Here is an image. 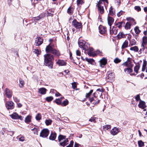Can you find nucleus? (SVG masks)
I'll list each match as a JSON object with an SVG mask.
<instances>
[{"label":"nucleus","mask_w":147,"mask_h":147,"mask_svg":"<svg viewBox=\"0 0 147 147\" xmlns=\"http://www.w3.org/2000/svg\"><path fill=\"white\" fill-rule=\"evenodd\" d=\"M44 64L50 68L53 67V63L52 61L54 60L53 56L50 54H47L44 55Z\"/></svg>","instance_id":"nucleus-1"},{"label":"nucleus","mask_w":147,"mask_h":147,"mask_svg":"<svg viewBox=\"0 0 147 147\" xmlns=\"http://www.w3.org/2000/svg\"><path fill=\"white\" fill-rule=\"evenodd\" d=\"M31 130L33 131L34 134H38V130L37 129L34 128L32 129Z\"/></svg>","instance_id":"nucleus-59"},{"label":"nucleus","mask_w":147,"mask_h":147,"mask_svg":"<svg viewBox=\"0 0 147 147\" xmlns=\"http://www.w3.org/2000/svg\"><path fill=\"white\" fill-rule=\"evenodd\" d=\"M74 8L72 7H69L68 9L67 12L69 15H72L73 13Z\"/></svg>","instance_id":"nucleus-28"},{"label":"nucleus","mask_w":147,"mask_h":147,"mask_svg":"<svg viewBox=\"0 0 147 147\" xmlns=\"http://www.w3.org/2000/svg\"><path fill=\"white\" fill-rule=\"evenodd\" d=\"M99 12L101 14H102L104 12V7H106L105 4L101 1H99L96 5Z\"/></svg>","instance_id":"nucleus-3"},{"label":"nucleus","mask_w":147,"mask_h":147,"mask_svg":"<svg viewBox=\"0 0 147 147\" xmlns=\"http://www.w3.org/2000/svg\"><path fill=\"white\" fill-rule=\"evenodd\" d=\"M74 143V141L72 140L71 141H70L69 144L66 147H73Z\"/></svg>","instance_id":"nucleus-58"},{"label":"nucleus","mask_w":147,"mask_h":147,"mask_svg":"<svg viewBox=\"0 0 147 147\" xmlns=\"http://www.w3.org/2000/svg\"><path fill=\"white\" fill-rule=\"evenodd\" d=\"M86 60L88 62L92 64L94 62V60L92 59H88L87 58H86Z\"/></svg>","instance_id":"nucleus-47"},{"label":"nucleus","mask_w":147,"mask_h":147,"mask_svg":"<svg viewBox=\"0 0 147 147\" xmlns=\"http://www.w3.org/2000/svg\"><path fill=\"white\" fill-rule=\"evenodd\" d=\"M146 61H144L143 63V64L142 65V71H144L146 69Z\"/></svg>","instance_id":"nucleus-40"},{"label":"nucleus","mask_w":147,"mask_h":147,"mask_svg":"<svg viewBox=\"0 0 147 147\" xmlns=\"http://www.w3.org/2000/svg\"><path fill=\"white\" fill-rule=\"evenodd\" d=\"M77 3L78 5H82L84 3L83 0H77Z\"/></svg>","instance_id":"nucleus-52"},{"label":"nucleus","mask_w":147,"mask_h":147,"mask_svg":"<svg viewBox=\"0 0 147 147\" xmlns=\"http://www.w3.org/2000/svg\"><path fill=\"white\" fill-rule=\"evenodd\" d=\"M138 146L140 147H142L144 146V143L141 140L138 141Z\"/></svg>","instance_id":"nucleus-42"},{"label":"nucleus","mask_w":147,"mask_h":147,"mask_svg":"<svg viewBox=\"0 0 147 147\" xmlns=\"http://www.w3.org/2000/svg\"><path fill=\"white\" fill-rule=\"evenodd\" d=\"M138 106L139 108L142 109H144L146 107V106L145 105V102L143 101L140 100V101L139 104Z\"/></svg>","instance_id":"nucleus-16"},{"label":"nucleus","mask_w":147,"mask_h":147,"mask_svg":"<svg viewBox=\"0 0 147 147\" xmlns=\"http://www.w3.org/2000/svg\"><path fill=\"white\" fill-rule=\"evenodd\" d=\"M109 13L111 16H113L115 14V11L113 8L111 6L109 10Z\"/></svg>","instance_id":"nucleus-31"},{"label":"nucleus","mask_w":147,"mask_h":147,"mask_svg":"<svg viewBox=\"0 0 147 147\" xmlns=\"http://www.w3.org/2000/svg\"><path fill=\"white\" fill-rule=\"evenodd\" d=\"M114 74L113 73H110L108 74L106 78L109 80H113L114 78Z\"/></svg>","instance_id":"nucleus-14"},{"label":"nucleus","mask_w":147,"mask_h":147,"mask_svg":"<svg viewBox=\"0 0 147 147\" xmlns=\"http://www.w3.org/2000/svg\"><path fill=\"white\" fill-rule=\"evenodd\" d=\"M78 45L79 47L85 51L88 50V47L87 45V43H86L84 40H81L79 42Z\"/></svg>","instance_id":"nucleus-4"},{"label":"nucleus","mask_w":147,"mask_h":147,"mask_svg":"<svg viewBox=\"0 0 147 147\" xmlns=\"http://www.w3.org/2000/svg\"><path fill=\"white\" fill-rule=\"evenodd\" d=\"M131 25V24L130 22H127L125 26V29L127 30L130 29Z\"/></svg>","instance_id":"nucleus-36"},{"label":"nucleus","mask_w":147,"mask_h":147,"mask_svg":"<svg viewBox=\"0 0 147 147\" xmlns=\"http://www.w3.org/2000/svg\"><path fill=\"white\" fill-rule=\"evenodd\" d=\"M41 115L40 113H38L36 115L35 118L37 121H39L41 119Z\"/></svg>","instance_id":"nucleus-41"},{"label":"nucleus","mask_w":147,"mask_h":147,"mask_svg":"<svg viewBox=\"0 0 147 147\" xmlns=\"http://www.w3.org/2000/svg\"><path fill=\"white\" fill-rule=\"evenodd\" d=\"M130 50L131 51H134L135 52H137L138 51L139 49L137 46H135L131 47L130 48Z\"/></svg>","instance_id":"nucleus-35"},{"label":"nucleus","mask_w":147,"mask_h":147,"mask_svg":"<svg viewBox=\"0 0 147 147\" xmlns=\"http://www.w3.org/2000/svg\"><path fill=\"white\" fill-rule=\"evenodd\" d=\"M100 101V100H99L97 99V100L93 102V103L95 105H97L99 103Z\"/></svg>","instance_id":"nucleus-64"},{"label":"nucleus","mask_w":147,"mask_h":147,"mask_svg":"<svg viewBox=\"0 0 147 147\" xmlns=\"http://www.w3.org/2000/svg\"><path fill=\"white\" fill-rule=\"evenodd\" d=\"M121 61V60L119 59L118 58H116L114 59V62L115 63H116V64L120 62Z\"/></svg>","instance_id":"nucleus-49"},{"label":"nucleus","mask_w":147,"mask_h":147,"mask_svg":"<svg viewBox=\"0 0 147 147\" xmlns=\"http://www.w3.org/2000/svg\"><path fill=\"white\" fill-rule=\"evenodd\" d=\"M72 25L77 29L80 28L82 27L81 23L77 22L76 20H74L73 21Z\"/></svg>","instance_id":"nucleus-8"},{"label":"nucleus","mask_w":147,"mask_h":147,"mask_svg":"<svg viewBox=\"0 0 147 147\" xmlns=\"http://www.w3.org/2000/svg\"><path fill=\"white\" fill-rule=\"evenodd\" d=\"M5 94L8 98H10L12 96V92L8 89H5Z\"/></svg>","instance_id":"nucleus-20"},{"label":"nucleus","mask_w":147,"mask_h":147,"mask_svg":"<svg viewBox=\"0 0 147 147\" xmlns=\"http://www.w3.org/2000/svg\"><path fill=\"white\" fill-rule=\"evenodd\" d=\"M35 41L36 45L39 46L41 45L42 43L43 40L41 37H38L36 38Z\"/></svg>","instance_id":"nucleus-11"},{"label":"nucleus","mask_w":147,"mask_h":147,"mask_svg":"<svg viewBox=\"0 0 147 147\" xmlns=\"http://www.w3.org/2000/svg\"><path fill=\"white\" fill-rule=\"evenodd\" d=\"M118 39H120L122 38H124L125 37V35L123 32H120L117 36Z\"/></svg>","instance_id":"nucleus-25"},{"label":"nucleus","mask_w":147,"mask_h":147,"mask_svg":"<svg viewBox=\"0 0 147 147\" xmlns=\"http://www.w3.org/2000/svg\"><path fill=\"white\" fill-rule=\"evenodd\" d=\"M131 68L132 67H127L124 69V71L125 73H131L133 71V70Z\"/></svg>","instance_id":"nucleus-32"},{"label":"nucleus","mask_w":147,"mask_h":147,"mask_svg":"<svg viewBox=\"0 0 147 147\" xmlns=\"http://www.w3.org/2000/svg\"><path fill=\"white\" fill-rule=\"evenodd\" d=\"M19 82L20 86L21 88L23 87L24 85V81L22 79H19Z\"/></svg>","instance_id":"nucleus-37"},{"label":"nucleus","mask_w":147,"mask_h":147,"mask_svg":"<svg viewBox=\"0 0 147 147\" xmlns=\"http://www.w3.org/2000/svg\"><path fill=\"white\" fill-rule=\"evenodd\" d=\"M56 63L59 66H65L66 65V62L63 60L59 59Z\"/></svg>","instance_id":"nucleus-18"},{"label":"nucleus","mask_w":147,"mask_h":147,"mask_svg":"<svg viewBox=\"0 0 147 147\" xmlns=\"http://www.w3.org/2000/svg\"><path fill=\"white\" fill-rule=\"evenodd\" d=\"M143 42L142 44V46L144 47H145L147 44V37L144 36L143 38Z\"/></svg>","instance_id":"nucleus-22"},{"label":"nucleus","mask_w":147,"mask_h":147,"mask_svg":"<svg viewBox=\"0 0 147 147\" xmlns=\"http://www.w3.org/2000/svg\"><path fill=\"white\" fill-rule=\"evenodd\" d=\"M5 105L6 108L8 110H12L14 108V103L11 100L6 101Z\"/></svg>","instance_id":"nucleus-5"},{"label":"nucleus","mask_w":147,"mask_h":147,"mask_svg":"<svg viewBox=\"0 0 147 147\" xmlns=\"http://www.w3.org/2000/svg\"><path fill=\"white\" fill-rule=\"evenodd\" d=\"M52 121L50 119H47L45 121V123L47 125H49L51 124Z\"/></svg>","instance_id":"nucleus-45"},{"label":"nucleus","mask_w":147,"mask_h":147,"mask_svg":"<svg viewBox=\"0 0 147 147\" xmlns=\"http://www.w3.org/2000/svg\"><path fill=\"white\" fill-rule=\"evenodd\" d=\"M142 49H140L139 51V53L140 54L142 53V52L144 50V49L145 47H142Z\"/></svg>","instance_id":"nucleus-62"},{"label":"nucleus","mask_w":147,"mask_h":147,"mask_svg":"<svg viewBox=\"0 0 147 147\" xmlns=\"http://www.w3.org/2000/svg\"><path fill=\"white\" fill-rule=\"evenodd\" d=\"M54 55L55 56L59 57L60 55V54L59 51L55 49H54L52 53H51Z\"/></svg>","instance_id":"nucleus-23"},{"label":"nucleus","mask_w":147,"mask_h":147,"mask_svg":"<svg viewBox=\"0 0 147 147\" xmlns=\"http://www.w3.org/2000/svg\"><path fill=\"white\" fill-rule=\"evenodd\" d=\"M140 68V65L139 63H137L134 68V71L136 73L138 72V70Z\"/></svg>","instance_id":"nucleus-26"},{"label":"nucleus","mask_w":147,"mask_h":147,"mask_svg":"<svg viewBox=\"0 0 147 147\" xmlns=\"http://www.w3.org/2000/svg\"><path fill=\"white\" fill-rule=\"evenodd\" d=\"M11 117L13 119H19L21 120H22L24 118V117H22L21 115H19L16 113H14L11 115H10Z\"/></svg>","instance_id":"nucleus-9"},{"label":"nucleus","mask_w":147,"mask_h":147,"mask_svg":"<svg viewBox=\"0 0 147 147\" xmlns=\"http://www.w3.org/2000/svg\"><path fill=\"white\" fill-rule=\"evenodd\" d=\"M117 28L113 26V27L112 29L110 30V34L111 35H115L117 33Z\"/></svg>","instance_id":"nucleus-19"},{"label":"nucleus","mask_w":147,"mask_h":147,"mask_svg":"<svg viewBox=\"0 0 147 147\" xmlns=\"http://www.w3.org/2000/svg\"><path fill=\"white\" fill-rule=\"evenodd\" d=\"M49 133V131L47 129H43L40 133V136L43 138L48 136Z\"/></svg>","instance_id":"nucleus-6"},{"label":"nucleus","mask_w":147,"mask_h":147,"mask_svg":"<svg viewBox=\"0 0 147 147\" xmlns=\"http://www.w3.org/2000/svg\"><path fill=\"white\" fill-rule=\"evenodd\" d=\"M99 62L100 66L103 67L107 64V60L106 58H103L100 60Z\"/></svg>","instance_id":"nucleus-12"},{"label":"nucleus","mask_w":147,"mask_h":147,"mask_svg":"<svg viewBox=\"0 0 147 147\" xmlns=\"http://www.w3.org/2000/svg\"><path fill=\"white\" fill-rule=\"evenodd\" d=\"M56 137V134L54 132H52L51 134L49 137V139L50 140H54Z\"/></svg>","instance_id":"nucleus-24"},{"label":"nucleus","mask_w":147,"mask_h":147,"mask_svg":"<svg viewBox=\"0 0 147 147\" xmlns=\"http://www.w3.org/2000/svg\"><path fill=\"white\" fill-rule=\"evenodd\" d=\"M33 52L34 53L36 54L37 56L39 55L41 52V51H40L39 50L36 49H34Z\"/></svg>","instance_id":"nucleus-44"},{"label":"nucleus","mask_w":147,"mask_h":147,"mask_svg":"<svg viewBox=\"0 0 147 147\" xmlns=\"http://www.w3.org/2000/svg\"><path fill=\"white\" fill-rule=\"evenodd\" d=\"M134 9L135 10L138 12L140 11L141 10V8L140 7L138 6H135L134 7Z\"/></svg>","instance_id":"nucleus-50"},{"label":"nucleus","mask_w":147,"mask_h":147,"mask_svg":"<svg viewBox=\"0 0 147 147\" xmlns=\"http://www.w3.org/2000/svg\"><path fill=\"white\" fill-rule=\"evenodd\" d=\"M43 16H39L38 17L34 18V20L35 22H37L38 21L40 20L42 18H43Z\"/></svg>","instance_id":"nucleus-39"},{"label":"nucleus","mask_w":147,"mask_h":147,"mask_svg":"<svg viewBox=\"0 0 147 147\" xmlns=\"http://www.w3.org/2000/svg\"><path fill=\"white\" fill-rule=\"evenodd\" d=\"M125 24V22L122 21L116 23L115 25L116 27H118L119 28H121L122 25H124Z\"/></svg>","instance_id":"nucleus-30"},{"label":"nucleus","mask_w":147,"mask_h":147,"mask_svg":"<svg viewBox=\"0 0 147 147\" xmlns=\"http://www.w3.org/2000/svg\"><path fill=\"white\" fill-rule=\"evenodd\" d=\"M54 49V45L50 44L47 46L45 49V51L47 53H51Z\"/></svg>","instance_id":"nucleus-10"},{"label":"nucleus","mask_w":147,"mask_h":147,"mask_svg":"<svg viewBox=\"0 0 147 147\" xmlns=\"http://www.w3.org/2000/svg\"><path fill=\"white\" fill-rule=\"evenodd\" d=\"M88 54L89 55L92 56H94L95 55L94 53L90 51H88Z\"/></svg>","instance_id":"nucleus-55"},{"label":"nucleus","mask_w":147,"mask_h":147,"mask_svg":"<svg viewBox=\"0 0 147 147\" xmlns=\"http://www.w3.org/2000/svg\"><path fill=\"white\" fill-rule=\"evenodd\" d=\"M95 118L92 117L91 118L89 119V121H91V122H94L95 121Z\"/></svg>","instance_id":"nucleus-61"},{"label":"nucleus","mask_w":147,"mask_h":147,"mask_svg":"<svg viewBox=\"0 0 147 147\" xmlns=\"http://www.w3.org/2000/svg\"><path fill=\"white\" fill-rule=\"evenodd\" d=\"M53 99V98L52 96H49V97H47L46 100H47L48 102H50Z\"/></svg>","instance_id":"nucleus-48"},{"label":"nucleus","mask_w":147,"mask_h":147,"mask_svg":"<svg viewBox=\"0 0 147 147\" xmlns=\"http://www.w3.org/2000/svg\"><path fill=\"white\" fill-rule=\"evenodd\" d=\"M47 90L44 88H39L38 89V92L39 94H46Z\"/></svg>","instance_id":"nucleus-17"},{"label":"nucleus","mask_w":147,"mask_h":147,"mask_svg":"<svg viewBox=\"0 0 147 147\" xmlns=\"http://www.w3.org/2000/svg\"><path fill=\"white\" fill-rule=\"evenodd\" d=\"M72 86L73 88L75 89L77 87V86L75 82L73 83H72Z\"/></svg>","instance_id":"nucleus-63"},{"label":"nucleus","mask_w":147,"mask_h":147,"mask_svg":"<svg viewBox=\"0 0 147 147\" xmlns=\"http://www.w3.org/2000/svg\"><path fill=\"white\" fill-rule=\"evenodd\" d=\"M99 30L100 33L102 34H105L106 32V28L102 26H99Z\"/></svg>","instance_id":"nucleus-13"},{"label":"nucleus","mask_w":147,"mask_h":147,"mask_svg":"<svg viewBox=\"0 0 147 147\" xmlns=\"http://www.w3.org/2000/svg\"><path fill=\"white\" fill-rule=\"evenodd\" d=\"M128 41L125 40L123 43L122 46L121 48L122 49H123L128 47Z\"/></svg>","instance_id":"nucleus-27"},{"label":"nucleus","mask_w":147,"mask_h":147,"mask_svg":"<svg viewBox=\"0 0 147 147\" xmlns=\"http://www.w3.org/2000/svg\"><path fill=\"white\" fill-rule=\"evenodd\" d=\"M135 98L136 99V100L137 101H138L139 100L140 101V100H141L140 99V94H138L136 96H135Z\"/></svg>","instance_id":"nucleus-57"},{"label":"nucleus","mask_w":147,"mask_h":147,"mask_svg":"<svg viewBox=\"0 0 147 147\" xmlns=\"http://www.w3.org/2000/svg\"><path fill=\"white\" fill-rule=\"evenodd\" d=\"M107 21L108 24L111 28V26L113 22L114 19L112 17L108 16L107 18Z\"/></svg>","instance_id":"nucleus-21"},{"label":"nucleus","mask_w":147,"mask_h":147,"mask_svg":"<svg viewBox=\"0 0 147 147\" xmlns=\"http://www.w3.org/2000/svg\"><path fill=\"white\" fill-rule=\"evenodd\" d=\"M119 132V129L116 127H114L110 131L111 134L114 136L116 135Z\"/></svg>","instance_id":"nucleus-15"},{"label":"nucleus","mask_w":147,"mask_h":147,"mask_svg":"<svg viewBox=\"0 0 147 147\" xmlns=\"http://www.w3.org/2000/svg\"><path fill=\"white\" fill-rule=\"evenodd\" d=\"M111 128V126L110 125H107L103 126V129L105 131H106Z\"/></svg>","instance_id":"nucleus-38"},{"label":"nucleus","mask_w":147,"mask_h":147,"mask_svg":"<svg viewBox=\"0 0 147 147\" xmlns=\"http://www.w3.org/2000/svg\"><path fill=\"white\" fill-rule=\"evenodd\" d=\"M68 103V101L67 100H65L63 101V103L61 104V105L63 106H65L67 105Z\"/></svg>","instance_id":"nucleus-46"},{"label":"nucleus","mask_w":147,"mask_h":147,"mask_svg":"<svg viewBox=\"0 0 147 147\" xmlns=\"http://www.w3.org/2000/svg\"><path fill=\"white\" fill-rule=\"evenodd\" d=\"M31 117L30 115L27 116L25 118V121L26 123H28L31 121Z\"/></svg>","instance_id":"nucleus-33"},{"label":"nucleus","mask_w":147,"mask_h":147,"mask_svg":"<svg viewBox=\"0 0 147 147\" xmlns=\"http://www.w3.org/2000/svg\"><path fill=\"white\" fill-rule=\"evenodd\" d=\"M55 102L57 104L59 105L61 104V100L60 99H57L55 100Z\"/></svg>","instance_id":"nucleus-53"},{"label":"nucleus","mask_w":147,"mask_h":147,"mask_svg":"<svg viewBox=\"0 0 147 147\" xmlns=\"http://www.w3.org/2000/svg\"><path fill=\"white\" fill-rule=\"evenodd\" d=\"M58 138L60 145L64 146L68 144L69 140L67 138H66V136L60 135Z\"/></svg>","instance_id":"nucleus-2"},{"label":"nucleus","mask_w":147,"mask_h":147,"mask_svg":"<svg viewBox=\"0 0 147 147\" xmlns=\"http://www.w3.org/2000/svg\"><path fill=\"white\" fill-rule=\"evenodd\" d=\"M126 20L130 22V24H136V23L135 22L134 20L131 17H128L127 18Z\"/></svg>","instance_id":"nucleus-29"},{"label":"nucleus","mask_w":147,"mask_h":147,"mask_svg":"<svg viewBox=\"0 0 147 147\" xmlns=\"http://www.w3.org/2000/svg\"><path fill=\"white\" fill-rule=\"evenodd\" d=\"M129 46H132L135 45L136 43V41L134 39H132L129 41Z\"/></svg>","instance_id":"nucleus-34"},{"label":"nucleus","mask_w":147,"mask_h":147,"mask_svg":"<svg viewBox=\"0 0 147 147\" xmlns=\"http://www.w3.org/2000/svg\"><path fill=\"white\" fill-rule=\"evenodd\" d=\"M93 90H91L88 93H86V98H88L90 96V95H91L92 93L93 92Z\"/></svg>","instance_id":"nucleus-54"},{"label":"nucleus","mask_w":147,"mask_h":147,"mask_svg":"<svg viewBox=\"0 0 147 147\" xmlns=\"http://www.w3.org/2000/svg\"><path fill=\"white\" fill-rule=\"evenodd\" d=\"M95 93L94 94V97L89 98V100L92 102L93 101H96L97 100L96 97L94 95Z\"/></svg>","instance_id":"nucleus-43"},{"label":"nucleus","mask_w":147,"mask_h":147,"mask_svg":"<svg viewBox=\"0 0 147 147\" xmlns=\"http://www.w3.org/2000/svg\"><path fill=\"white\" fill-rule=\"evenodd\" d=\"M122 65L127 67H132L133 66V64L131 61V58L128 57L127 61L123 63Z\"/></svg>","instance_id":"nucleus-7"},{"label":"nucleus","mask_w":147,"mask_h":147,"mask_svg":"<svg viewBox=\"0 0 147 147\" xmlns=\"http://www.w3.org/2000/svg\"><path fill=\"white\" fill-rule=\"evenodd\" d=\"M134 30L135 31V33L136 34H139L140 32V31L139 29V28L138 27H136L134 28Z\"/></svg>","instance_id":"nucleus-51"},{"label":"nucleus","mask_w":147,"mask_h":147,"mask_svg":"<svg viewBox=\"0 0 147 147\" xmlns=\"http://www.w3.org/2000/svg\"><path fill=\"white\" fill-rule=\"evenodd\" d=\"M96 91L100 92H101V95H102V93L103 92L104 90L102 88H98L96 90Z\"/></svg>","instance_id":"nucleus-60"},{"label":"nucleus","mask_w":147,"mask_h":147,"mask_svg":"<svg viewBox=\"0 0 147 147\" xmlns=\"http://www.w3.org/2000/svg\"><path fill=\"white\" fill-rule=\"evenodd\" d=\"M124 13V12L121 10L120 11H119L118 13H117V15L118 17H120L121 15H122L123 13Z\"/></svg>","instance_id":"nucleus-56"}]
</instances>
